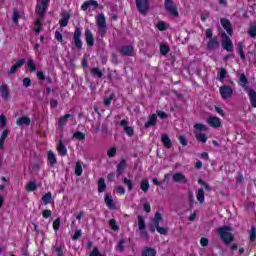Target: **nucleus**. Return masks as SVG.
Listing matches in <instances>:
<instances>
[{"label":"nucleus","mask_w":256,"mask_h":256,"mask_svg":"<svg viewBox=\"0 0 256 256\" xmlns=\"http://www.w3.org/2000/svg\"><path fill=\"white\" fill-rule=\"evenodd\" d=\"M49 7V0H37L36 13L39 18L35 21V33H41V25L43 24V17H45V11Z\"/></svg>","instance_id":"1"},{"label":"nucleus","mask_w":256,"mask_h":256,"mask_svg":"<svg viewBox=\"0 0 256 256\" xmlns=\"http://www.w3.org/2000/svg\"><path fill=\"white\" fill-rule=\"evenodd\" d=\"M232 231L233 228L231 226H222L218 228V235H220V239H222L226 245H229V243H232L233 239H235L233 233H231Z\"/></svg>","instance_id":"2"},{"label":"nucleus","mask_w":256,"mask_h":256,"mask_svg":"<svg viewBox=\"0 0 256 256\" xmlns=\"http://www.w3.org/2000/svg\"><path fill=\"white\" fill-rule=\"evenodd\" d=\"M97 25L99 35L105 37V33H107V21L105 20V15L100 14L97 16Z\"/></svg>","instance_id":"3"},{"label":"nucleus","mask_w":256,"mask_h":256,"mask_svg":"<svg viewBox=\"0 0 256 256\" xmlns=\"http://www.w3.org/2000/svg\"><path fill=\"white\" fill-rule=\"evenodd\" d=\"M165 9L169 11L170 15L173 17H179V12L177 11V6L173 3V0H165Z\"/></svg>","instance_id":"4"},{"label":"nucleus","mask_w":256,"mask_h":256,"mask_svg":"<svg viewBox=\"0 0 256 256\" xmlns=\"http://www.w3.org/2000/svg\"><path fill=\"white\" fill-rule=\"evenodd\" d=\"M219 91L222 99H230L233 96V89L230 86H221Z\"/></svg>","instance_id":"5"},{"label":"nucleus","mask_w":256,"mask_h":256,"mask_svg":"<svg viewBox=\"0 0 256 256\" xmlns=\"http://www.w3.org/2000/svg\"><path fill=\"white\" fill-rule=\"evenodd\" d=\"M206 123H208V125L210 127H213L214 129H219V127H221V118L216 117V116H210L206 120Z\"/></svg>","instance_id":"6"},{"label":"nucleus","mask_w":256,"mask_h":256,"mask_svg":"<svg viewBox=\"0 0 256 256\" xmlns=\"http://www.w3.org/2000/svg\"><path fill=\"white\" fill-rule=\"evenodd\" d=\"M138 228L139 231H141V234L143 235V237H145L147 239L148 234H147V224L145 223V219L143 218V216H138Z\"/></svg>","instance_id":"7"},{"label":"nucleus","mask_w":256,"mask_h":256,"mask_svg":"<svg viewBox=\"0 0 256 256\" xmlns=\"http://www.w3.org/2000/svg\"><path fill=\"white\" fill-rule=\"evenodd\" d=\"M136 6L140 13H147L149 2L147 0H136Z\"/></svg>","instance_id":"8"},{"label":"nucleus","mask_w":256,"mask_h":256,"mask_svg":"<svg viewBox=\"0 0 256 256\" xmlns=\"http://www.w3.org/2000/svg\"><path fill=\"white\" fill-rule=\"evenodd\" d=\"M81 28H76L74 32V45H76L77 49H81L83 47V42L81 41Z\"/></svg>","instance_id":"9"},{"label":"nucleus","mask_w":256,"mask_h":256,"mask_svg":"<svg viewBox=\"0 0 256 256\" xmlns=\"http://www.w3.org/2000/svg\"><path fill=\"white\" fill-rule=\"evenodd\" d=\"M23 65H25V59L18 60L13 66H11V68L8 72L9 75H13V74L17 73V71L19 69H21V67H23Z\"/></svg>","instance_id":"10"},{"label":"nucleus","mask_w":256,"mask_h":256,"mask_svg":"<svg viewBox=\"0 0 256 256\" xmlns=\"http://www.w3.org/2000/svg\"><path fill=\"white\" fill-rule=\"evenodd\" d=\"M222 47L225 49V51H233V41H231L229 36H225V38L222 40Z\"/></svg>","instance_id":"11"},{"label":"nucleus","mask_w":256,"mask_h":256,"mask_svg":"<svg viewBox=\"0 0 256 256\" xmlns=\"http://www.w3.org/2000/svg\"><path fill=\"white\" fill-rule=\"evenodd\" d=\"M89 7H93V9H97L99 7V2L95 0H89L82 4L81 9L82 11H87Z\"/></svg>","instance_id":"12"},{"label":"nucleus","mask_w":256,"mask_h":256,"mask_svg":"<svg viewBox=\"0 0 256 256\" xmlns=\"http://www.w3.org/2000/svg\"><path fill=\"white\" fill-rule=\"evenodd\" d=\"M104 202L106 204V207H108V209H112V210L117 209V207L115 206V201H113V196H111V194L105 195Z\"/></svg>","instance_id":"13"},{"label":"nucleus","mask_w":256,"mask_h":256,"mask_svg":"<svg viewBox=\"0 0 256 256\" xmlns=\"http://www.w3.org/2000/svg\"><path fill=\"white\" fill-rule=\"evenodd\" d=\"M120 125L124 128V131L128 135V137H133V127L128 126L129 122H127V120H121Z\"/></svg>","instance_id":"14"},{"label":"nucleus","mask_w":256,"mask_h":256,"mask_svg":"<svg viewBox=\"0 0 256 256\" xmlns=\"http://www.w3.org/2000/svg\"><path fill=\"white\" fill-rule=\"evenodd\" d=\"M172 179L175 183H188V181H189L183 173L173 174Z\"/></svg>","instance_id":"15"},{"label":"nucleus","mask_w":256,"mask_h":256,"mask_svg":"<svg viewBox=\"0 0 256 256\" xmlns=\"http://www.w3.org/2000/svg\"><path fill=\"white\" fill-rule=\"evenodd\" d=\"M221 25L228 35H233V28L231 27V22L229 20L225 18L221 19Z\"/></svg>","instance_id":"16"},{"label":"nucleus","mask_w":256,"mask_h":256,"mask_svg":"<svg viewBox=\"0 0 256 256\" xmlns=\"http://www.w3.org/2000/svg\"><path fill=\"white\" fill-rule=\"evenodd\" d=\"M85 37H86V43L89 47H93L95 43V38L93 37V33H91V30L85 31Z\"/></svg>","instance_id":"17"},{"label":"nucleus","mask_w":256,"mask_h":256,"mask_svg":"<svg viewBox=\"0 0 256 256\" xmlns=\"http://www.w3.org/2000/svg\"><path fill=\"white\" fill-rule=\"evenodd\" d=\"M16 124L20 127L29 126L31 125V119L27 116H22L21 118L17 119Z\"/></svg>","instance_id":"18"},{"label":"nucleus","mask_w":256,"mask_h":256,"mask_svg":"<svg viewBox=\"0 0 256 256\" xmlns=\"http://www.w3.org/2000/svg\"><path fill=\"white\" fill-rule=\"evenodd\" d=\"M154 125H157V114L150 115L148 121L144 124V127L148 129V127H154Z\"/></svg>","instance_id":"19"},{"label":"nucleus","mask_w":256,"mask_h":256,"mask_svg":"<svg viewBox=\"0 0 256 256\" xmlns=\"http://www.w3.org/2000/svg\"><path fill=\"white\" fill-rule=\"evenodd\" d=\"M219 47V42L217 41V38H210L207 49L208 51H213V49H217Z\"/></svg>","instance_id":"20"},{"label":"nucleus","mask_w":256,"mask_h":256,"mask_svg":"<svg viewBox=\"0 0 256 256\" xmlns=\"http://www.w3.org/2000/svg\"><path fill=\"white\" fill-rule=\"evenodd\" d=\"M120 53L122 55L131 57V55H133V46H123L122 48H120Z\"/></svg>","instance_id":"21"},{"label":"nucleus","mask_w":256,"mask_h":256,"mask_svg":"<svg viewBox=\"0 0 256 256\" xmlns=\"http://www.w3.org/2000/svg\"><path fill=\"white\" fill-rule=\"evenodd\" d=\"M196 140H198L199 143H207V134L201 133V132H194Z\"/></svg>","instance_id":"22"},{"label":"nucleus","mask_w":256,"mask_h":256,"mask_svg":"<svg viewBox=\"0 0 256 256\" xmlns=\"http://www.w3.org/2000/svg\"><path fill=\"white\" fill-rule=\"evenodd\" d=\"M247 93H248V97L250 99V103H251L252 107L256 108V92H255V90L250 89L247 91Z\"/></svg>","instance_id":"23"},{"label":"nucleus","mask_w":256,"mask_h":256,"mask_svg":"<svg viewBox=\"0 0 256 256\" xmlns=\"http://www.w3.org/2000/svg\"><path fill=\"white\" fill-rule=\"evenodd\" d=\"M196 199L199 201V203L203 204L205 203V190L203 188H200L196 193Z\"/></svg>","instance_id":"24"},{"label":"nucleus","mask_w":256,"mask_h":256,"mask_svg":"<svg viewBox=\"0 0 256 256\" xmlns=\"http://www.w3.org/2000/svg\"><path fill=\"white\" fill-rule=\"evenodd\" d=\"M57 151L59 153V155H61L62 157L67 155V147H65V145H63V142L60 140L58 145H57Z\"/></svg>","instance_id":"25"},{"label":"nucleus","mask_w":256,"mask_h":256,"mask_svg":"<svg viewBox=\"0 0 256 256\" xmlns=\"http://www.w3.org/2000/svg\"><path fill=\"white\" fill-rule=\"evenodd\" d=\"M194 129H195L194 133H201L200 131H209V127H207V125L202 123L194 124Z\"/></svg>","instance_id":"26"},{"label":"nucleus","mask_w":256,"mask_h":256,"mask_svg":"<svg viewBox=\"0 0 256 256\" xmlns=\"http://www.w3.org/2000/svg\"><path fill=\"white\" fill-rule=\"evenodd\" d=\"M75 175H77V177H81V175H83V162L81 161L76 162Z\"/></svg>","instance_id":"27"},{"label":"nucleus","mask_w":256,"mask_h":256,"mask_svg":"<svg viewBox=\"0 0 256 256\" xmlns=\"http://www.w3.org/2000/svg\"><path fill=\"white\" fill-rule=\"evenodd\" d=\"M162 143L166 149H171V139L167 134H163L161 137Z\"/></svg>","instance_id":"28"},{"label":"nucleus","mask_w":256,"mask_h":256,"mask_svg":"<svg viewBox=\"0 0 256 256\" xmlns=\"http://www.w3.org/2000/svg\"><path fill=\"white\" fill-rule=\"evenodd\" d=\"M107 189V184L105 183V179L99 178L98 180V193H104Z\"/></svg>","instance_id":"29"},{"label":"nucleus","mask_w":256,"mask_h":256,"mask_svg":"<svg viewBox=\"0 0 256 256\" xmlns=\"http://www.w3.org/2000/svg\"><path fill=\"white\" fill-rule=\"evenodd\" d=\"M48 163L53 167L57 163V157H55L54 151H48Z\"/></svg>","instance_id":"30"},{"label":"nucleus","mask_w":256,"mask_h":256,"mask_svg":"<svg viewBox=\"0 0 256 256\" xmlns=\"http://www.w3.org/2000/svg\"><path fill=\"white\" fill-rule=\"evenodd\" d=\"M140 189H141L144 193H147V192L149 191V180H148L147 178H144V179L141 181Z\"/></svg>","instance_id":"31"},{"label":"nucleus","mask_w":256,"mask_h":256,"mask_svg":"<svg viewBox=\"0 0 256 256\" xmlns=\"http://www.w3.org/2000/svg\"><path fill=\"white\" fill-rule=\"evenodd\" d=\"M160 221H163V216L161 215V213L156 212L153 219V227H158Z\"/></svg>","instance_id":"32"},{"label":"nucleus","mask_w":256,"mask_h":256,"mask_svg":"<svg viewBox=\"0 0 256 256\" xmlns=\"http://www.w3.org/2000/svg\"><path fill=\"white\" fill-rule=\"evenodd\" d=\"M52 199H53V194L51 192H48L47 194H45L42 197V201H43L44 205H49V203H51Z\"/></svg>","instance_id":"33"},{"label":"nucleus","mask_w":256,"mask_h":256,"mask_svg":"<svg viewBox=\"0 0 256 256\" xmlns=\"http://www.w3.org/2000/svg\"><path fill=\"white\" fill-rule=\"evenodd\" d=\"M70 17L71 16L69 14L64 15L63 18L59 21L60 27H67V25H69Z\"/></svg>","instance_id":"34"},{"label":"nucleus","mask_w":256,"mask_h":256,"mask_svg":"<svg viewBox=\"0 0 256 256\" xmlns=\"http://www.w3.org/2000/svg\"><path fill=\"white\" fill-rule=\"evenodd\" d=\"M26 190L29 193H33V191L37 190V183H35V181H31L26 185Z\"/></svg>","instance_id":"35"},{"label":"nucleus","mask_w":256,"mask_h":256,"mask_svg":"<svg viewBox=\"0 0 256 256\" xmlns=\"http://www.w3.org/2000/svg\"><path fill=\"white\" fill-rule=\"evenodd\" d=\"M90 73L93 77H98L99 79L103 77V72L99 68H92Z\"/></svg>","instance_id":"36"},{"label":"nucleus","mask_w":256,"mask_h":256,"mask_svg":"<svg viewBox=\"0 0 256 256\" xmlns=\"http://www.w3.org/2000/svg\"><path fill=\"white\" fill-rule=\"evenodd\" d=\"M70 117V114H66L64 117L60 118L58 122L59 127H65V125H67V119H69Z\"/></svg>","instance_id":"37"},{"label":"nucleus","mask_w":256,"mask_h":256,"mask_svg":"<svg viewBox=\"0 0 256 256\" xmlns=\"http://www.w3.org/2000/svg\"><path fill=\"white\" fill-rule=\"evenodd\" d=\"M28 65V69L29 71H31V73L37 71V66H35V61H33V59H29L27 62Z\"/></svg>","instance_id":"38"},{"label":"nucleus","mask_w":256,"mask_h":256,"mask_svg":"<svg viewBox=\"0 0 256 256\" xmlns=\"http://www.w3.org/2000/svg\"><path fill=\"white\" fill-rule=\"evenodd\" d=\"M157 252L153 248H145L143 251V256H155Z\"/></svg>","instance_id":"39"},{"label":"nucleus","mask_w":256,"mask_h":256,"mask_svg":"<svg viewBox=\"0 0 256 256\" xmlns=\"http://www.w3.org/2000/svg\"><path fill=\"white\" fill-rule=\"evenodd\" d=\"M155 229L160 233V235H165L167 233V228L165 227H161V226H154V228H152V232L155 233Z\"/></svg>","instance_id":"40"},{"label":"nucleus","mask_w":256,"mask_h":256,"mask_svg":"<svg viewBox=\"0 0 256 256\" xmlns=\"http://www.w3.org/2000/svg\"><path fill=\"white\" fill-rule=\"evenodd\" d=\"M127 163L125 162V160H122L117 167V172L121 175V173H123V171L125 170Z\"/></svg>","instance_id":"41"},{"label":"nucleus","mask_w":256,"mask_h":256,"mask_svg":"<svg viewBox=\"0 0 256 256\" xmlns=\"http://www.w3.org/2000/svg\"><path fill=\"white\" fill-rule=\"evenodd\" d=\"M123 183L128 187V191H133V181L131 179L124 178Z\"/></svg>","instance_id":"42"},{"label":"nucleus","mask_w":256,"mask_h":256,"mask_svg":"<svg viewBox=\"0 0 256 256\" xmlns=\"http://www.w3.org/2000/svg\"><path fill=\"white\" fill-rule=\"evenodd\" d=\"M248 35H250V37H256V24L250 25V28L248 30Z\"/></svg>","instance_id":"43"},{"label":"nucleus","mask_w":256,"mask_h":256,"mask_svg":"<svg viewBox=\"0 0 256 256\" xmlns=\"http://www.w3.org/2000/svg\"><path fill=\"white\" fill-rule=\"evenodd\" d=\"M1 95L3 99H9V90H7V87H1Z\"/></svg>","instance_id":"44"},{"label":"nucleus","mask_w":256,"mask_h":256,"mask_svg":"<svg viewBox=\"0 0 256 256\" xmlns=\"http://www.w3.org/2000/svg\"><path fill=\"white\" fill-rule=\"evenodd\" d=\"M256 239V227L252 226L250 231V241L253 243Z\"/></svg>","instance_id":"45"},{"label":"nucleus","mask_w":256,"mask_h":256,"mask_svg":"<svg viewBox=\"0 0 256 256\" xmlns=\"http://www.w3.org/2000/svg\"><path fill=\"white\" fill-rule=\"evenodd\" d=\"M247 76H245V74H241L240 75V85L241 87H246L247 86Z\"/></svg>","instance_id":"46"},{"label":"nucleus","mask_w":256,"mask_h":256,"mask_svg":"<svg viewBox=\"0 0 256 256\" xmlns=\"http://www.w3.org/2000/svg\"><path fill=\"white\" fill-rule=\"evenodd\" d=\"M54 39H56V41H58V43H63V34H61V32L56 30Z\"/></svg>","instance_id":"47"},{"label":"nucleus","mask_w":256,"mask_h":256,"mask_svg":"<svg viewBox=\"0 0 256 256\" xmlns=\"http://www.w3.org/2000/svg\"><path fill=\"white\" fill-rule=\"evenodd\" d=\"M109 225L113 231H119V226H117V222H115V220L111 219L109 221Z\"/></svg>","instance_id":"48"},{"label":"nucleus","mask_w":256,"mask_h":256,"mask_svg":"<svg viewBox=\"0 0 256 256\" xmlns=\"http://www.w3.org/2000/svg\"><path fill=\"white\" fill-rule=\"evenodd\" d=\"M61 227V219L57 218L54 222H53V229L54 231H57L58 229H60Z\"/></svg>","instance_id":"49"},{"label":"nucleus","mask_w":256,"mask_h":256,"mask_svg":"<svg viewBox=\"0 0 256 256\" xmlns=\"http://www.w3.org/2000/svg\"><path fill=\"white\" fill-rule=\"evenodd\" d=\"M157 28L159 29V31H166L167 30V24L163 21L158 22Z\"/></svg>","instance_id":"50"},{"label":"nucleus","mask_w":256,"mask_h":256,"mask_svg":"<svg viewBox=\"0 0 256 256\" xmlns=\"http://www.w3.org/2000/svg\"><path fill=\"white\" fill-rule=\"evenodd\" d=\"M160 52L162 55H167V53H169V47L165 44L161 45Z\"/></svg>","instance_id":"51"},{"label":"nucleus","mask_w":256,"mask_h":256,"mask_svg":"<svg viewBox=\"0 0 256 256\" xmlns=\"http://www.w3.org/2000/svg\"><path fill=\"white\" fill-rule=\"evenodd\" d=\"M19 11H14L13 15H12V21H14V23L17 25V23H19Z\"/></svg>","instance_id":"52"},{"label":"nucleus","mask_w":256,"mask_h":256,"mask_svg":"<svg viewBox=\"0 0 256 256\" xmlns=\"http://www.w3.org/2000/svg\"><path fill=\"white\" fill-rule=\"evenodd\" d=\"M220 81H223L225 77H227V70L225 68H222L219 72Z\"/></svg>","instance_id":"53"},{"label":"nucleus","mask_w":256,"mask_h":256,"mask_svg":"<svg viewBox=\"0 0 256 256\" xmlns=\"http://www.w3.org/2000/svg\"><path fill=\"white\" fill-rule=\"evenodd\" d=\"M179 139H180L181 145H183V147H187V145H188V143H189V141L187 140V138H186L185 136L181 135Z\"/></svg>","instance_id":"54"},{"label":"nucleus","mask_w":256,"mask_h":256,"mask_svg":"<svg viewBox=\"0 0 256 256\" xmlns=\"http://www.w3.org/2000/svg\"><path fill=\"white\" fill-rule=\"evenodd\" d=\"M108 157H113L114 155H117V149L115 147H112L107 152Z\"/></svg>","instance_id":"55"},{"label":"nucleus","mask_w":256,"mask_h":256,"mask_svg":"<svg viewBox=\"0 0 256 256\" xmlns=\"http://www.w3.org/2000/svg\"><path fill=\"white\" fill-rule=\"evenodd\" d=\"M116 193H118V195H125L126 190H125V188L123 186H118L116 188Z\"/></svg>","instance_id":"56"},{"label":"nucleus","mask_w":256,"mask_h":256,"mask_svg":"<svg viewBox=\"0 0 256 256\" xmlns=\"http://www.w3.org/2000/svg\"><path fill=\"white\" fill-rule=\"evenodd\" d=\"M74 137L75 139H79L80 141L85 139V134H83V132H76L74 133Z\"/></svg>","instance_id":"57"},{"label":"nucleus","mask_w":256,"mask_h":256,"mask_svg":"<svg viewBox=\"0 0 256 256\" xmlns=\"http://www.w3.org/2000/svg\"><path fill=\"white\" fill-rule=\"evenodd\" d=\"M55 252L57 256H63V247L55 246Z\"/></svg>","instance_id":"58"},{"label":"nucleus","mask_w":256,"mask_h":256,"mask_svg":"<svg viewBox=\"0 0 256 256\" xmlns=\"http://www.w3.org/2000/svg\"><path fill=\"white\" fill-rule=\"evenodd\" d=\"M51 215H52L51 210H44L42 212V216L44 217V219H49V217H51Z\"/></svg>","instance_id":"59"},{"label":"nucleus","mask_w":256,"mask_h":256,"mask_svg":"<svg viewBox=\"0 0 256 256\" xmlns=\"http://www.w3.org/2000/svg\"><path fill=\"white\" fill-rule=\"evenodd\" d=\"M157 115L160 119H167V117H169L167 115V113L163 112V111H157Z\"/></svg>","instance_id":"60"},{"label":"nucleus","mask_w":256,"mask_h":256,"mask_svg":"<svg viewBox=\"0 0 256 256\" xmlns=\"http://www.w3.org/2000/svg\"><path fill=\"white\" fill-rule=\"evenodd\" d=\"M200 245H201L202 247H207V245H209V239H207V238H201V240H200Z\"/></svg>","instance_id":"61"},{"label":"nucleus","mask_w":256,"mask_h":256,"mask_svg":"<svg viewBox=\"0 0 256 256\" xmlns=\"http://www.w3.org/2000/svg\"><path fill=\"white\" fill-rule=\"evenodd\" d=\"M90 256H101V252H99L98 248H94L90 253Z\"/></svg>","instance_id":"62"},{"label":"nucleus","mask_w":256,"mask_h":256,"mask_svg":"<svg viewBox=\"0 0 256 256\" xmlns=\"http://www.w3.org/2000/svg\"><path fill=\"white\" fill-rule=\"evenodd\" d=\"M31 85V79L30 78H24L23 79V86L29 87Z\"/></svg>","instance_id":"63"},{"label":"nucleus","mask_w":256,"mask_h":256,"mask_svg":"<svg viewBox=\"0 0 256 256\" xmlns=\"http://www.w3.org/2000/svg\"><path fill=\"white\" fill-rule=\"evenodd\" d=\"M79 237H81V230H76L72 239L76 241V239H79Z\"/></svg>","instance_id":"64"}]
</instances>
